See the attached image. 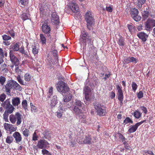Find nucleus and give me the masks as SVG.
<instances>
[{"mask_svg":"<svg viewBox=\"0 0 155 155\" xmlns=\"http://www.w3.org/2000/svg\"><path fill=\"white\" fill-rule=\"evenodd\" d=\"M73 111L74 114L77 116H79V117L81 118H85V116L83 114L82 110H84L85 105L80 101L77 99L75 100L74 103Z\"/></svg>","mask_w":155,"mask_h":155,"instance_id":"1","label":"nucleus"},{"mask_svg":"<svg viewBox=\"0 0 155 155\" xmlns=\"http://www.w3.org/2000/svg\"><path fill=\"white\" fill-rule=\"evenodd\" d=\"M3 89L5 90V91L8 94L10 93L11 90L12 89L19 91H21L22 89V87L18 84L16 81L12 79L7 82L6 84L3 87Z\"/></svg>","mask_w":155,"mask_h":155,"instance_id":"2","label":"nucleus"},{"mask_svg":"<svg viewBox=\"0 0 155 155\" xmlns=\"http://www.w3.org/2000/svg\"><path fill=\"white\" fill-rule=\"evenodd\" d=\"M80 40L81 42L85 46L86 45L87 40L90 43L89 51L92 52L93 50L94 49V47L93 45V43L92 42V38L90 36L88 35L86 32L84 31V33H81L80 36Z\"/></svg>","mask_w":155,"mask_h":155,"instance_id":"3","label":"nucleus"},{"mask_svg":"<svg viewBox=\"0 0 155 155\" xmlns=\"http://www.w3.org/2000/svg\"><path fill=\"white\" fill-rule=\"evenodd\" d=\"M84 18L87 22V27L90 30L94 24V20L90 11H87L86 12Z\"/></svg>","mask_w":155,"mask_h":155,"instance_id":"4","label":"nucleus"},{"mask_svg":"<svg viewBox=\"0 0 155 155\" xmlns=\"http://www.w3.org/2000/svg\"><path fill=\"white\" fill-rule=\"evenodd\" d=\"M22 117V115L18 112H16L15 114L10 115L9 117L10 121L12 124H15L17 121L16 124L17 126L21 124Z\"/></svg>","mask_w":155,"mask_h":155,"instance_id":"5","label":"nucleus"},{"mask_svg":"<svg viewBox=\"0 0 155 155\" xmlns=\"http://www.w3.org/2000/svg\"><path fill=\"white\" fill-rule=\"evenodd\" d=\"M94 107L97 114L100 116H104L106 113V107L97 102L94 103Z\"/></svg>","mask_w":155,"mask_h":155,"instance_id":"6","label":"nucleus"},{"mask_svg":"<svg viewBox=\"0 0 155 155\" xmlns=\"http://www.w3.org/2000/svg\"><path fill=\"white\" fill-rule=\"evenodd\" d=\"M56 88L58 92L63 93H66L69 90V88L67 86V84L63 81H59L58 83Z\"/></svg>","mask_w":155,"mask_h":155,"instance_id":"7","label":"nucleus"},{"mask_svg":"<svg viewBox=\"0 0 155 155\" xmlns=\"http://www.w3.org/2000/svg\"><path fill=\"white\" fill-rule=\"evenodd\" d=\"M9 54L10 61L12 63L10 67L13 70L15 65H19L20 62L18 58L14 55L12 51H10Z\"/></svg>","mask_w":155,"mask_h":155,"instance_id":"8","label":"nucleus"},{"mask_svg":"<svg viewBox=\"0 0 155 155\" xmlns=\"http://www.w3.org/2000/svg\"><path fill=\"white\" fill-rule=\"evenodd\" d=\"M41 29L43 32L44 34L47 35L48 38H51V28L50 26L48 25L47 22H45L42 24Z\"/></svg>","mask_w":155,"mask_h":155,"instance_id":"9","label":"nucleus"},{"mask_svg":"<svg viewBox=\"0 0 155 155\" xmlns=\"http://www.w3.org/2000/svg\"><path fill=\"white\" fill-rule=\"evenodd\" d=\"M146 122V120H143L140 122H138L134 125H131L128 130V132L132 133L135 132L137 130L138 127L143 123Z\"/></svg>","mask_w":155,"mask_h":155,"instance_id":"10","label":"nucleus"},{"mask_svg":"<svg viewBox=\"0 0 155 155\" xmlns=\"http://www.w3.org/2000/svg\"><path fill=\"white\" fill-rule=\"evenodd\" d=\"M145 25L146 29L150 31L151 28L155 26V20L149 18L145 23Z\"/></svg>","mask_w":155,"mask_h":155,"instance_id":"11","label":"nucleus"},{"mask_svg":"<svg viewBox=\"0 0 155 155\" xmlns=\"http://www.w3.org/2000/svg\"><path fill=\"white\" fill-rule=\"evenodd\" d=\"M51 22L53 25H58L60 23L59 17L56 12L52 13L51 17Z\"/></svg>","mask_w":155,"mask_h":155,"instance_id":"12","label":"nucleus"},{"mask_svg":"<svg viewBox=\"0 0 155 155\" xmlns=\"http://www.w3.org/2000/svg\"><path fill=\"white\" fill-rule=\"evenodd\" d=\"M4 127L5 130L10 132V134H11L12 132L16 131L17 129L16 126L12 124L6 123L4 124Z\"/></svg>","mask_w":155,"mask_h":155,"instance_id":"13","label":"nucleus"},{"mask_svg":"<svg viewBox=\"0 0 155 155\" xmlns=\"http://www.w3.org/2000/svg\"><path fill=\"white\" fill-rule=\"evenodd\" d=\"M48 144V142L45 140L41 139L38 141L36 146L39 148L44 149L46 148Z\"/></svg>","mask_w":155,"mask_h":155,"instance_id":"14","label":"nucleus"},{"mask_svg":"<svg viewBox=\"0 0 155 155\" xmlns=\"http://www.w3.org/2000/svg\"><path fill=\"white\" fill-rule=\"evenodd\" d=\"M69 6L74 12H77L79 11L78 6L76 3L71 2L69 4Z\"/></svg>","mask_w":155,"mask_h":155,"instance_id":"15","label":"nucleus"},{"mask_svg":"<svg viewBox=\"0 0 155 155\" xmlns=\"http://www.w3.org/2000/svg\"><path fill=\"white\" fill-rule=\"evenodd\" d=\"M12 136L15 138L16 143H18L21 141L22 139L21 135L19 132L15 131L13 134Z\"/></svg>","mask_w":155,"mask_h":155,"instance_id":"16","label":"nucleus"},{"mask_svg":"<svg viewBox=\"0 0 155 155\" xmlns=\"http://www.w3.org/2000/svg\"><path fill=\"white\" fill-rule=\"evenodd\" d=\"M137 36L143 42L146 41L148 37V35L143 32H140L137 34Z\"/></svg>","mask_w":155,"mask_h":155,"instance_id":"17","label":"nucleus"},{"mask_svg":"<svg viewBox=\"0 0 155 155\" xmlns=\"http://www.w3.org/2000/svg\"><path fill=\"white\" fill-rule=\"evenodd\" d=\"M41 15H45L47 12L49 11V8L48 6L46 5H43L40 9Z\"/></svg>","mask_w":155,"mask_h":155,"instance_id":"18","label":"nucleus"},{"mask_svg":"<svg viewBox=\"0 0 155 155\" xmlns=\"http://www.w3.org/2000/svg\"><path fill=\"white\" fill-rule=\"evenodd\" d=\"M66 108H64L62 107H60L56 113V116L58 118H61L62 117L63 113V111H66Z\"/></svg>","mask_w":155,"mask_h":155,"instance_id":"19","label":"nucleus"},{"mask_svg":"<svg viewBox=\"0 0 155 155\" xmlns=\"http://www.w3.org/2000/svg\"><path fill=\"white\" fill-rule=\"evenodd\" d=\"M19 42L14 43L10 46V48L14 51H17L19 50Z\"/></svg>","mask_w":155,"mask_h":155,"instance_id":"20","label":"nucleus"},{"mask_svg":"<svg viewBox=\"0 0 155 155\" xmlns=\"http://www.w3.org/2000/svg\"><path fill=\"white\" fill-rule=\"evenodd\" d=\"M117 43L120 46H123L125 45V42L124 38L121 35L120 36V37L118 38L117 41Z\"/></svg>","mask_w":155,"mask_h":155,"instance_id":"21","label":"nucleus"},{"mask_svg":"<svg viewBox=\"0 0 155 155\" xmlns=\"http://www.w3.org/2000/svg\"><path fill=\"white\" fill-rule=\"evenodd\" d=\"M12 104L15 106H18L20 104V99L19 97L13 98L12 100Z\"/></svg>","mask_w":155,"mask_h":155,"instance_id":"22","label":"nucleus"},{"mask_svg":"<svg viewBox=\"0 0 155 155\" xmlns=\"http://www.w3.org/2000/svg\"><path fill=\"white\" fill-rule=\"evenodd\" d=\"M92 139L89 136H86L84 139L83 142L84 144H91Z\"/></svg>","mask_w":155,"mask_h":155,"instance_id":"23","label":"nucleus"},{"mask_svg":"<svg viewBox=\"0 0 155 155\" xmlns=\"http://www.w3.org/2000/svg\"><path fill=\"white\" fill-rule=\"evenodd\" d=\"M32 52L33 54L35 55L37 54L38 52V46L34 44L32 46Z\"/></svg>","mask_w":155,"mask_h":155,"instance_id":"24","label":"nucleus"},{"mask_svg":"<svg viewBox=\"0 0 155 155\" xmlns=\"http://www.w3.org/2000/svg\"><path fill=\"white\" fill-rule=\"evenodd\" d=\"M72 97V95L70 93H68L64 97V101L65 102H68L71 100Z\"/></svg>","mask_w":155,"mask_h":155,"instance_id":"25","label":"nucleus"},{"mask_svg":"<svg viewBox=\"0 0 155 155\" xmlns=\"http://www.w3.org/2000/svg\"><path fill=\"white\" fill-rule=\"evenodd\" d=\"M149 8H147L146 10H144L142 14L143 18L144 20L147 19L149 16V13L148 11Z\"/></svg>","mask_w":155,"mask_h":155,"instance_id":"26","label":"nucleus"},{"mask_svg":"<svg viewBox=\"0 0 155 155\" xmlns=\"http://www.w3.org/2000/svg\"><path fill=\"white\" fill-rule=\"evenodd\" d=\"M138 10L137 8H132L131 10L130 13L132 17L136 15H138Z\"/></svg>","mask_w":155,"mask_h":155,"instance_id":"27","label":"nucleus"},{"mask_svg":"<svg viewBox=\"0 0 155 155\" xmlns=\"http://www.w3.org/2000/svg\"><path fill=\"white\" fill-rule=\"evenodd\" d=\"M40 40L41 42L43 45H45L46 42V38L45 35L43 34H40Z\"/></svg>","mask_w":155,"mask_h":155,"instance_id":"28","label":"nucleus"},{"mask_svg":"<svg viewBox=\"0 0 155 155\" xmlns=\"http://www.w3.org/2000/svg\"><path fill=\"white\" fill-rule=\"evenodd\" d=\"M146 0H138L137 5L138 8H141L142 5L146 2Z\"/></svg>","mask_w":155,"mask_h":155,"instance_id":"29","label":"nucleus"},{"mask_svg":"<svg viewBox=\"0 0 155 155\" xmlns=\"http://www.w3.org/2000/svg\"><path fill=\"white\" fill-rule=\"evenodd\" d=\"M133 120L129 117H127L124 121L123 124L124 125H126L128 123L133 124Z\"/></svg>","mask_w":155,"mask_h":155,"instance_id":"30","label":"nucleus"},{"mask_svg":"<svg viewBox=\"0 0 155 155\" xmlns=\"http://www.w3.org/2000/svg\"><path fill=\"white\" fill-rule=\"evenodd\" d=\"M22 107L25 110L28 109V104L27 101L26 100H23L21 103Z\"/></svg>","mask_w":155,"mask_h":155,"instance_id":"31","label":"nucleus"},{"mask_svg":"<svg viewBox=\"0 0 155 155\" xmlns=\"http://www.w3.org/2000/svg\"><path fill=\"white\" fill-rule=\"evenodd\" d=\"M55 45L54 43H53L52 45L51 50H52L51 51V53L52 54L53 56L55 57H58V52L57 50L54 49V47Z\"/></svg>","mask_w":155,"mask_h":155,"instance_id":"32","label":"nucleus"},{"mask_svg":"<svg viewBox=\"0 0 155 155\" xmlns=\"http://www.w3.org/2000/svg\"><path fill=\"white\" fill-rule=\"evenodd\" d=\"M141 114H142L139 111L136 110L134 113V114H133V115L136 118L138 119L141 117Z\"/></svg>","mask_w":155,"mask_h":155,"instance_id":"33","label":"nucleus"},{"mask_svg":"<svg viewBox=\"0 0 155 155\" xmlns=\"http://www.w3.org/2000/svg\"><path fill=\"white\" fill-rule=\"evenodd\" d=\"M117 89V90L118 94L117 95H121L123 94V90L122 89V87L118 85H117L116 87Z\"/></svg>","mask_w":155,"mask_h":155,"instance_id":"34","label":"nucleus"},{"mask_svg":"<svg viewBox=\"0 0 155 155\" xmlns=\"http://www.w3.org/2000/svg\"><path fill=\"white\" fill-rule=\"evenodd\" d=\"M13 141V138L11 136H8L6 139V142L8 144L11 143H12Z\"/></svg>","mask_w":155,"mask_h":155,"instance_id":"35","label":"nucleus"},{"mask_svg":"<svg viewBox=\"0 0 155 155\" xmlns=\"http://www.w3.org/2000/svg\"><path fill=\"white\" fill-rule=\"evenodd\" d=\"M24 79L26 81H30L31 78V76L29 73H26L24 75Z\"/></svg>","mask_w":155,"mask_h":155,"instance_id":"36","label":"nucleus"},{"mask_svg":"<svg viewBox=\"0 0 155 155\" xmlns=\"http://www.w3.org/2000/svg\"><path fill=\"white\" fill-rule=\"evenodd\" d=\"M12 105L10 104V101L8 100H7L3 103V107L6 109L9 107L11 106Z\"/></svg>","mask_w":155,"mask_h":155,"instance_id":"37","label":"nucleus"},{"mask_svg":"<svg viewBox=\"0 0 155 155\" xmlns=\"http://www.w3.org/2000/svg\"><path fill=\"white\" fill-rule=\"evenodd\" d=\"M142 153L143 155H154L152 151L149 150H143Z\"/></svg>","mask_w":155,"mask_h":155,"instance_id":"38","label":"nucleus"},{"mask_svg":"<svg viewBox=\"0 0 155 155\" xmlns=\"http://www.w3.org/2000/svg\"><path fill=\"white\" fill-rule=\"evenodd\" d=\"M22 134L25 137H28L29 135V130L27 129L24 128L22 130Z\"/></svg>","mask_w":155,"mask_h":155,"instance_id":"39","label":"nucleus"},{"mask_svg":"<svg viewBox=\"0 0 155 155\" xmlns=\"http://www.w3.org/2000/svg\"><path fill=\"white\" fill-rule=\"evenodd\" d=\"M21 17L22 20L24 21H25L29 19L28 14L27 13H23L21 15Z\"/></svg>","mask_w":155,"mask_h":155,"instance_id":"40","label":"nucleus"},{"mask_svg":"<svg viewBox=\"0 0 155 155\" xmlns=\"http://www.w3.org/2000/svg\"><path fill=\"white\" fill-rule=\"evenodd\" d=\"M128 28L130 32L131 33L133 31H135L136 30V27L132 25H127Z\"/></svg>","mask_w":155,"mask_h":155,"instance_id":"41","label":"nucleus"},{"mask_svg":"<svg viewBox=\"0 0 155 155\" xmlns=\"http://www.w3.org/2000/svg\"><path fill=\"white\" fill-rule=\"evenodd\" d=\"M6 81V78L4 76H0V84L1 85H3Z\"/></svg>","mask_w":155,"mask_h":155,"instance_id":"42","label":"nucleus"},{"mask_svg":"<svg viewBox=\"0 0 155 155\" xmlns=\"http://www.w3.org/2000/svg\"><path fill=\"white\" fill-rule=\"evenodd\" d=\"M118 135L119 139L121 140V141L122 142H124L125 141H126V138L125 137L120 133H118L117 134Z\"/></svg>","mask_w":155,"mask_h":155,"instance_id":"43","label":"nucleus"},{"mask_svg":"<svg viewBox=\"0 0 155 155\" xmlns=\"http://www.w3.org/2000/svg\"><path fill=\"white\" fill-rule=\"evenodd\" d=\"M15 73H18V74H21V73L22 72V71L20 69L19 65H15Z\"/></svg>","mask_w":155,"mask_h":155,"instance_id":"44","label":"nucleus"},{"mask_svg":"<svg viewBox=\"0 0 155 155\" xmlns=\"http://www.w3.org/2000/svg\"><path fill=\"white\" fill-rule=\"evenodd\" d=\"M17 79L18 82L21 85H25L24 81L21 79L20 75H18L17 77Z\"/></svg>","mask_w":155,"mask_h":155,"instance_id":"45","label":"nucleus"},{"mask_svg":"<svg viewBox=\"0 0 155 155\" xmlns=\"http://www.w3.org/2000/svg\"><path fill=\"white\" fill-rule=\"evenodd\" d=\"M7 109V113L11 114L12 113L14 109V107L12 105H11V106H10L9 107L7 108H6Z\"/></svg>","mask_w":155,"mask_h":155,"instance_id":"46","label":"nucleus"},{"mask_svg":"<svg viewBox=\"0 0 155 155\" xmlns=\"http://www.w3.org/2000/svg\"><path fill=\"white\" fill-rule=\"evenodd\" d=\"M138 86L135 82H132V90L134 92H135Z\"/></svg>","mask_w":155,"mask_h":155,"instance_id":"47","label":"nucleus"},{"mask_svg":"<svg viewBox=\"0 0 155 155\" xmlns=\"http://www.w3.org/2000/svg\"><path fill=\"white\" fill-rule=\"evenodd\" d=\"M57 103V99L54 98L51 100L50 105L52 107H54L55 106Z\"/></svg>","mask_w":155,"mask_h":155,"instance_id":"48","label":"nucleus"},{"mask_svg":"<svg viewBox=\"0 0 155 155\" xmlns=\"http://www.w3.org/2000/svg\"><path fill=\"white\" fill-rule=\"evenodd\" d=\"M132 18L136 21H139L141 19V16L138 15H136Z\"/></svg>","mask_w":155,"mask_h":155,"instance_id":"49","label":"nucleus"},{"mask_svg":"<svg viewBox=\"0 0 155 155\" xmlns=\"http://www.w3.org/2000/svg\"><path fill=\"white\" fill-rule=\"evenodd\" d=\"M2 39L4 41L10 40L11 39V37L6 35H4L2 36Z\"/></svg>","mask_w":155,"mask_h":155,"instance_id":"50","label":"nucleus"},{"mask_svg":"<svg viewBox=\"0 0 155 155\" xmlns=\"http://www.w3.org/2000/svg\"><path fill=\"white\" fill-rule=\"evenodd\" d=\"M6 98V95L3 93L0 95V101L3 102Z\"/></svg>","mask_w":155,"mask_h":155,"instance_id":"51","label":"nucleus"},{"mask_svg":"<svg viewBox=\"0 0 155 155\" xmlns=\"http://www.w3.org/2000/svg\"><path fill=\"white\" fill-rule=\"evenodd\" d=\"M3 118L5 121V122H8V113L6 111H5L3 115Z\"/></svg>","mask_w":155,"mask_h":155,"instance_id":"52","label":"nucleus"},{"mask_svg":"<svg viewBox=\"0 0 155 155\" xmlns=\"http://www.w3.org/2000/svg\"><path fill=\"white\" fill-rule=\"evenodd\" d=\"M130 58V62H133L136 64L138 62V60L136 58L134 57H129Z\"/></svg>","mask_w":155,"mask_h":155,"instance_id":"53","label":"nucleus"},{"mask_svg":"<svg viewBox=\"0 0 155 155\" xmlns=\"http://www.w3.org/2000/svg\"><path fill=\"white\" fill-rule=\"evenodd\" d=\"M27 1V0H18V2L19 4L25 5L28 3Z\"/></svg>","mask_w":155,"mask_h":155,"instance_id":"54","label":"nucleus"},{"mask_svg":"<svg viewBox=\"0 0 155 155\" xmlns=\"http://www.w3.org/2000/svg\"><path fill=\"white\" fill-rule=\"evenodd\" d=\"M53 88L52 87H51L49 88L48 94V97H50L53 94Z\"/></svg>","mask_w":155,"mask_h":155,"instance_id":"55","label":"nucleus"},{"mask_svg":"<svg viewBox=\"0 0 155 155\" xmlns=\"http://www.w3.org/2000/svg\"><path fill=\"white\" fill-rule=\"evenodd\" d=\"M84 94H89L90 92V89L88 86L84 88Z\"/></svg>","mask_w":155,"mask_h":155,"instance_id":"56","label":"nucleus"},{"mask_svg":"<svg viewBox=\"0 0 155 155\" xmlns=\"http://www.w3.org/2000/svg\"><path fill=\"white\" fill-rule=\"evenodd\" d=\"M123 144L124 145V147L126 150H130V147L126 141L123 143Z\"/></svg>","mask_w":155,"mask_h":155,"instance_id":"57","label":"nucleus"},{"mask_svg":"<svg viewBox=\"0 0 155 155\" xmlns=\"http://www.w3.org/2000/svg\"><path fill=\"white\" fill-rule=\"evenodd\" d=\"M30 107L31 108V110L32 112H35L36 111V107L33 105L32 103H30Z\"/></svg>","mask_w":155,"mask_h":155,"instance_id":"58","label":"nucleus"},{"mask_svg":"<svg viewBox=\"0 0 155 155\" xmlns=\"http://www.w3.org/2000/svg\"><path fill=\"white\" fill-rule=\"evenodd\" d=\"M38 137L36 132H35L33 135L32 140L34 141L37 140H38Z\"/></svg>","mask_w":155,"mask_h":155,"instance_id":"59","label":"nucleus"},{"mask_svg":"<svg viewBox=\"0 0 155 155\" xmlns=\"http://www.w3.org/2000/svg\"><path fill=\"white\" fill-rule=\"evenodd\" d=\"M8 32L12 38H14L15 35V31L13 30H11L10 31H8Z\"/></svg>","mask_w":155,"mask_h":155,"instance_id":"60","label":"nucleus"},{"mask_svg":"<svg viewBox=\"0 0 155 155\" xmlns=\"http://www.w3.org/2000/svg\"><path fill=\"white\" fill-rule=\"evenodd\" d=\"M143 96V93L142 91H140L137 94V97L139 99L142 98Z\"/></svg>","mask_w":155,"mask_h":155,"instance_id":"61","label":"nucleus"},{"mask_svg":"<svg viewBox=\"0 0 155 155\" xmlns=\"http://www.w3.org/2000/svg\"><path fill=\"white\" fill-rule=\"evenodd\" d=\"M115 96V94L114 91H112L110 93V96L112 99L114 98Z\"/></svg>","mask_w":155,"mask_h":155,"instance_id":"62","label":"nucleus"},{"mask_svg":"<svg viewBox=\"0 0 155 155\" xmlns=\"http://www.w3.org/2000/svg\"><path fill=\"white\" fill-rule=\"evenodd\" d=\"M140 108L143 110V112L144 113L146 114L147 112V108L144 107V106H142L140 107Z\"/></svg>","mask_w":155,"mask_h":155,"instance_id":"63","label":"nucleus"},{"mask_svg":"<svg viewBox=\"0 0 155 155\" xmlns=\"http://www.w3.org/2000/svg\"><path fill=\"white\" fill-rule=\"evenodd\" d=\"M106 9L108 12H111L113 11V8L110 6L106 7Z\"/></svg>","mask_w":155,"mask_h":155,"instance_id":"64","label":"nucleus"}]
</instances>
